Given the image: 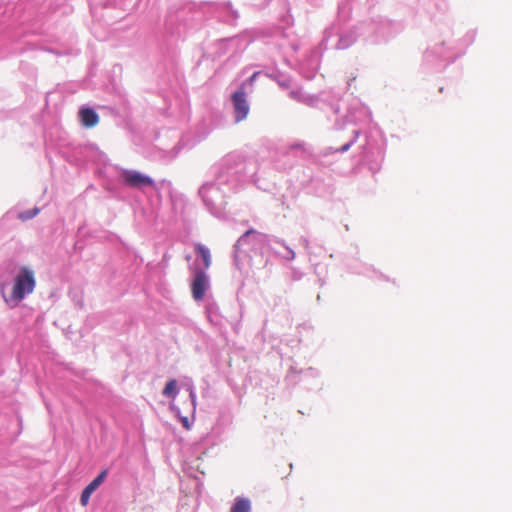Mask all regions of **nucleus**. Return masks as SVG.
I'll return each mask as SVG.
<instances>
[{
	"mask_svg": "<svg viewBox=\"0 0 512 512\" xmlns=\"http://www.w3.org/2000/svg\"><path fill=\"white\" fill-rule=\"evenodd\" d=\"M36 286L35 273L32 269L23 266L16 274L13 280L11 292L6 295L2 287V296L4 301L10 307H16L26 297L31 294Z\"/></svg>",
	"mask_w": 512,
	"mask_h": 512,
	"instance_id": "1",
	"label": "nucleus"
},
{
	"mask_svg": "<svg viewBox=\"0 0 512 512\" xmlns=\"http://www.w3.org/2000/svg\"><path fill=\"white\" fill-rule=\"evenodd\" d=\"M193 280L191 282L192 297L196 301H200L204 298L205 293L209 287V280L207 274L198 268L193 270Z\"/></svg>",
	"mask_w": 512,
	"mask_h": 512,
	"instance_id": "2",
	"label": "nucleus"
},
{
	"mask_svg": "<svg viewBox=\"0 0 512 512\" xmlns=\"http://www.w3.org/2000/svg\"><path fill=\"white\" fill-rule=\"evenodd\" d=\"M121 177L125 185L133 188H142L144 186L152 187L155 185V182L151 177L134 170H124Z\"/></svg>",
	"mask_w": 512,
	"mask_h": 512,
	"instance_id": "3",
	"label": "nucleus"
},
{
	"mask_svg": "<svg viewBox=\"0 0 512 512\" xmlns=\"http://www.w3.org/2000/svg\"><path fill=\"white\" fill-rule=\"evenodd\" d=\"M232 102L234 106L236 122L243 121L249 113V104L246 100V94L243 85L232 95Z\"/></svg>",
	"mask_w": 512,
	"mask_h": 512,
	"instance_id": "4",
	"label": "nucleus"
},
{
	"mask_svg": "<svg viewBox=\"0 0 512 512\" xmlns=\"http://www.w3.org/2000/svg\"><path fill=\"white\" fill-rule=\"evenodd\" d=\"M107 475L106 471H102L93 481H91L82 491L80 502L82 506H86L89 502L91 494L103 483Z\"/></svg>",
	"mask_w": 512,
	"mask_h": 512,
	"instance_id": "5",
	"label": "nucleus"
},
{
	"mask_svg": "<svg viewBox=\"0 0 512 512\" xmlns=\"http://www.w3.org/2000/svg\"><path fill=\"white\" fill-rule=\"evenodd\" d=\"M79 116L82 125L86 128H92L99 123V116L92 108H82Z\"/></svg>",
	"mask_w": 512,
	"mask_h": 512,
	"instance_id": "6",
	"label": "nucleus"
},
{
	"mask_svg": "<svg viewBox=\"0 0 512 512\" xmlns=\"http://www.w3.org/2000/svg\"><path fill=\"white\" fill-rule=\"evenodd\" d=\"M251 502L247 498L237 497L232 505L230 512H250Z\"/></svg>",
	"mask_w": 512,
	"mask_h": 512,
	"instance_id": "7",
	"label": "nucleus"
},
{
	"mask_svg": "<svg viewBox=\"0 0 512 512\" xmlns=\"http://www.w3.org/2000/svg\"><path fill=\"white\" fill-rule=\"evenodd\" d=\"M195 250L203 259L204 267L209 268L211 265V255L209 249L202 244H196Z\"/></svg>",
	"mask_w": 512,
	"mask_h": 512,
	"instance_id": "8",
	"label": "nucleus"
},
{
	"mask_svg": "<svg viewBox=\"0 0 512 512\" xmlns=\"http://www.w3.org/2000/svg\"><path fill=\"white\" fill-rule=\"evenodd\" d=\"M162 393L164 396L174 399L177 395V381L175 379L169 380Z\"/></svg>",
	"mask_w": 512,
	"mask_h": 512,
	"instance_id": "9",
	"label": "nucleus"
},
{
	"mask_svg": "<svg viewBox=\"0 0 512 512\" xmlns=\"http://www.w3.org/2000/svg\"><path fill=\"white\" fill-rule=\"evenodd\" d=\"M38 212H39V210L37 208H34L32 211L21 212L19 214V218L21 220L25 221V220L33 218Z\"/></svg>",
	"mask_w": 512,
	"mask_h": 512,
	"instance_id": "10",
	"label": "nucleus"
},
{
	"mask_svg": "<svg viewBox=\"0 0 512 512\" xmlns=\"http://www.w3.org/2000/svg\"><path fill=\"white\" fill-rule=\"evenodd\" d=\"M254 229H250V230H247L241 237L240 239L238 240V243L243 241L246 237H248L249 235H252V233H254Z\"/></svg>",
	"mask_w": 512,
	"mask_h": 512,
	"instance_id": "11",
	"label": "nucleus"
},
{
	"mask_svg": "<svg viewBox=\"0 0 512 512\" xmlns=\"http://www.w3.org/2000/svg\"><path fill=\"white\" fill-rule=\"evenodd\" d=\"M258 75H259V72H255V73L250 77L249 82H250V83H252Z\"/></svg>",
	"mask_w": 512,
	"mask_h": 512,
	"instance_id": "12",
	"label": "nucleus"
}]
</instances>
